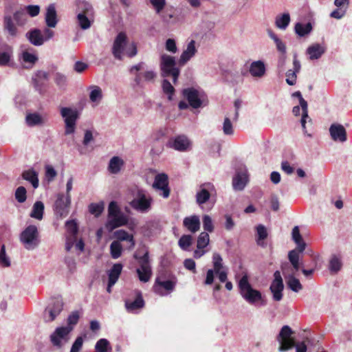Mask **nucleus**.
Masks as SVG:
<instances>
[{
	"label": "nucleus",
	"instance_id": "55",
	"mask_svg": "<svg viewBox=\"0 0 352 352\" xmlns=\"http://www.w3.org/2000/svg\"><path fill=\"white\" fill-rule=\"evenodd\" d=\"M15 199L19 203H23L26 201L27 199V190L25 187L19 186L18 187L14 193Z\"/></svg>",
	"mask_w": 352,
	"mask_h": 352
},
{
	"label": "nucleus",
	"instance_id": "61",
	"mask_svg": "<svg viewBox=\"0 0 352 352\" xmlns=\"http://www.w3.org/2000/svg\"><path fill=\"white\" fill-rule=\"evenodd\" d=\"M298 72L293 71L292 69H289L286 72V82L289 85H294L296 82L297 76L296 74Z\"/></svg>",
	"mask_w": 352,
	"mask_h": 352
},
{
	"label": "nucleus",
	"instance_id": "37",
	"mask_svg": "<svg viewBox=\"0 0 352 352\" xmlns=\"http://www.w3.org/2000/svg\"><path fill=\"white\" fill-rule=\"evenodd\" d=\"M256 229L258 236L256 240L257 244L259 246L265 247L266 243L263 241L267 237V232L266 228L263 225L259 224L256 226Z\"/></svg>",
	"mask_w": 352,
	"mask_h": 352
},
{
	"label": "nucleus",
	"instance_id": "52",
	"mask_svg": "<svg viewBox=\"0 0 352 352\" xmlns=\"http://www.w3.org/2000/svg\"><path fill=\"white\" fill-rule=\"evenodd\" d=\"M210 197L209 191L205 188L201 189L197 193L196 201L198 204H205Z\"/></svg>",
	"mask_w": 352,
	"mask_h": 352
},
{
	"label": "nucleus",
	"instance_id": "9",
	"mask_svg": "<svg viewBox=\"0 0 352 352\" xmlns=\"http://www.w3.org/2000/svg\"><path fill=\"white\" fill-rule=\"evenodd\" d=\"M61 116L65 118V134H72L75 131L76 122L78 115L76 110L69 107H63L60 110Z\"/></svg>",
	"mask_w": 352,
	"mask_h": 352
},
{
	"label": "nucleus",
	"instance_id": "15",
	"mask_svg": "<svg viewBox=\"0 0 352 352\" xmlns=\"http://www.w3.org/2000/svg\"><path fill=\"white\" fill-rule=\"evenodd\" d=\"M176 285V281L173 280H161L159 277L155 279V284L153 285V291L157 294L160 296L164 295L162 289H164L167 292H172L174 290Z\"/></svg>",
	"mask_w": 352,
	"mask_h": 352
},
{
	"label": "nucleus",
	"instance_id": "59",
	"mask_svg": "<svg viewBox=\"0 0 352 352\" xmlns=\"http://www.w3.org/2000/svg\"><path fill=\"white\" fill-rule=\"evenodd\" d=\"M202 220L204 229L209 232H213L214 226L211 217L208 214H205Z\"/></svg>",
	"mask_w": 352,
	"mask_h": 352
},
{
	"label": "nucleus",
	"instance_id": "21",
	"mask_svg": "<svg viewBox=\"0 0 352 352\" xmlns=\"http://www.w3.org/2000/svg\"><path fill=\"white\" fill-rule=\"evenodd\" d=\"M195 42L192 40L187 45L186 49L182 52L179 63L180 65H185L196 53Z\"/></svg>",
	"mask_w": 352,
	"mask_h": 352
},
{
	"label": "nucleus",
	"instance_id": "14",
	"mask_svg": "<svg viewBox=\"0 0 352 352\" xmlns=\"http://www.w3.org/2000/svg\"><path fill=\"white\" fill-rule=\"evenodd\" d=\"M127 43V36L125 32H120L116 37L113 47L112 53L116 59H122V54L124 51V48Z\"/></svg>",
	"mask_w": 352,
	"mask_h": 352
},
{
	"label": "nucleus",
	"instance_id": "32",
	"mask_svg": "<svg viewBox=\"0 0 352 352\" xmlns=\"http://www.w3.org/2000/svg\"><path fill=\"white\" fill-rule=\"evenodd\" d=\"M25 121L27 124L30 126L43 125L45 123V120L38 113L27 114Z\"/></svg>",
	"mask_w": 352,
	"mask_h": 352
},
{
	"label": "nucleus",
	"instance_id": "41",
	"mask_svg": "<svg viewBox=\"0 0 352 352\" xmlns=\"http://www.w3.org/2000/svg\"><path fill=\"white\" fill-rule=\"evenodd\" d=\"M300 105L302 110V115L300 120L301 125L305 133H307L305 124L306 119L308 118V105L307 101L302 97L299 99Z\"/></svg>",
	"mask_w": 352,
	"mask_h": 352
},
{
	"label": "nucleus",
	"instance_id": "5",
	"mask_svg": "<svg viewBox=\"0 0 352 352\" xmlns=\"http://www.w3.org/2000/svg\"><path fill=\"white\" fill-rule=\"evenodd\" d=\"M133 257L138 261L140 267L136 270L140 280L143 283L148 282L152 275L148 252L146 251V252L142 256H138L136 254H135Z\"/></svg>",
	"mask_w": 352,
	"mask_h": 352
},
{
	"label": "nucleus",
	"instance_id": "22",
	"mask_svg": "<svg viewBox=\"0 0 352 352\" xmlns=\"http://www.w3.org/2000/svg\"><path fill=\"white\" fill-rule=\"evenodd\" d=\"M144 300L140 292H138L134 301H125V307L129 312H133L135 310L142 309L144 307Z\"/></svg>",
	"mask_w": 352,
	"mask_h": 352
},
{
	"label": "nucleus",
	"instance_id": "58",
	"mask_svg": "<svg viewBox=\"0 0 352 352\" xmlns=\"http://www.w3.org/2000/svg\"><path fill=\"white\" fill-rule=\"evenodd\" d=\"M0 265L3 267H9L10 261L6 253V247L2 245L0 250Z\"/></svg>",
	"mask_w": 352,
	"mask_h": 352
},
{
	"label": "nucleus",
	"instance_id": "23",
	"mask_svg": "<svg viewBox=\"0 0 352 352\" xmlns=\"http://www.w3.org/2000/svg\"><path fill=\"white\" fill-rule=\"evenodd\" d=\"M29 41L35 46H40L44 43V38L38 29L32 30L26 33Z\"/></svg>",
	"mask_w": 352,
	"mask_h": 352
},
{
	"label": "nucleus",
	"instance_id": "6",
	"mask_svg": "<svg viewBox=\"0 0 352 352\" xmlns=\"http://www.w3.org/2000/svg\"><path fill=\"white\" fill-rule=\"evenodd\" d=\"M153 202V199L147 196L143 190H138L136 197L129 203L130 206L135 210L141 212H148Z\"/></svg>",
	"mask_w": 352,
	"mask_h": 352
},
{
	"label": "nucleus",
	"instance_id": "24",
	"mask_svg": "<svg viewBox=\"0 0 352 352\" xmlns=\"http://www.w3.org/2000/svg\"><path fill=\"white\" fill-rule=\"evenodd\" d=\"M47 80L48 73L42 70L38 71L32 78L34 86L39 92H41L45 82Z\"/></svg>",
	"mask_w": 352,
	"mask_h": 352
},
{
	"label": "nucleus",
	"instance_id": "27",
	"mask_svg": "<svg viewBox=\"0 0 352 352\" xmlns=\"http://www.w3.org/2000/svg\"><path fill=\"white\" fill-rule=\"evenodd\" d=\"M122 267L123 265L121 263H116L109 271L108 276L110 286L114 285L117 282L121 274Z\"/></svg>",
	"mask_w": 352,
	"mask_h": 352
},
{
	"label": "nucleus",
	"instance_id": "20",
	"mask_svg": "<svg viewBox=\"0 0 352 352\" xmlns=\"http://www.w3.org/2000/svg\"><path fill=\"white\" fill-rule=\"evenodd\" d=\"M45 20L48 28H55L56 26L58 19L56 8L54 4H50L47 8Z\"/></svg>",
	"mask_w": 352,
	"mask_h": 352
},
{
	"label": "nucleus",
	"instance_id": "26",
	"mask_svg": "<svg viewBox=\"0 0 352 352\" xmlns=\"http://www.w3.org/2000/svg\"><path fill=\"white\" fill-rule=\"evenodd\" d=\"M324 52L325 48L318 43L313 44L307 49V54L311 60L318 59Z\"/></svg>",
	"mask_w": 352,
	"mask_h": 352
},
{
	"label": "nucleus",
	"instance_id": "25",
	"mask_svg": "<svg viewBox=\"0 0 352 352\" xmlns=\"http://www.w3.org/2000/svg\"><path fill=\"white\" fill-rule=\"evenodd\" d=\"M78 14L94 16V11L92 5L85 0H78L76 3Z\"/></svg>",
	"mask_w": 352,
	"mask_h": 352
},
{
	"label": "nucleus",
	"instance_id": "17",
	"mask_svg": "<svg viewBox=\"0 0 352 352\" xmlns=\"http://www.w3.org/2000/svg\"><path fill=\"white\" fill-rule=\"evenodd\" d=\"M63 302L62 300L58 298L53 299L52 302L47 306L45 309V314H49L47 321L52 322L55 320L57 316L60 314L63 310Z\"/></svg>",
	"mask_w": 352,
	"mask_h": 352
},
{
	"label": "nucleus",
	"instance_id": "56",
	"mask_svg": "<svg viewBox=\"0 0 352 352\" xmlns=\"http://www.w3.org/2000/svg\"><path fill=\"white\" fill-rule=\"evenodd\" d=\"M153 9L157 14H160L166 6V0H150Z\"/></svg>",
	"mask_w": 352,
	"mask_h": 352
},
{
	"label": "nucleus",
	"instance_id": "36",
	"mask_svg": "<svg viewBox=\"0 0 352 352\" xmlns=\"http://www.w3.org/2000/svg\"><path fill=\"white\" fill-rule=\"evenodd\" d=\"M294 30L296 34H297L299 36H305L311 32L312 25L311 23H307L306 24L297 23L295 25Z\"/></svg>",
	"mask_w": 352,
	"mask_h": 352
},
{
	"label": "nucleus",
	"instance_id": "1",
	"mask_svg": "<svg viewBox=\"0 0 352 352\" xmlns=\"http://www.w3.org/2000/svg\"><path fill=\"white\" fill-rule=\"evenodd\" d=\"M239 292L243 299L250 305H256L260 303L261 305H265V300L263 298L260 291L252 288L249 283L248 277L244 275L239 283Z\"/></svg>",
	"mask_w": 352,
	"mask_h": 352
},
{
	"label": "nucleus",
	"instance_id": "18",
	"mask_svg": "<svg viewBox=\"0 0 352 352\" xmlns=\"http://www.w3.org/2000/svg\"><path fill=\"white\" fill-rule=\"evenodd\" d=\"M329 133L332 140L336 142H344L346 141V131L342 124H332L329 128Z\"/></svg>",
	"mask_w": 352,
	"mask_h": 352
},
{
	"label": "nucleus",
	"instance_id": "7",
	"mask_svg": "<svg viewBox=\"0 0 352 352\" xmlns=\"http://www.w3.org/2000/svg\"><path fill=\"white\" fill-rule=\"evenodd\" d=\"M293 333V331L289 326L285 325L282 327L278 336V340L280 342L278 348L280 351H286L294 346L295 340L292 338Z\"/></svg>",
	"mask_w": 352,
	"mask_h": 352
},
{
	"label": "nucleus",
	"instance_id": "3",
	"mask_svg": "<svg viewBox=\"0 0 352 352\" xmlns=\"http://www.w3.org/2000/svg\"><path fill=\"white\" fill-rule=\"evenodd\" d=\"M160 69L162 76L172 77L173 82L176 84L180 74V70L176 67L175 57L163 54L161 56Z\"/></svg>",
	"mask_w": 352,
	"mask_h": 352
},
{
	"label": "nucleus",
	"instance_id": "31",
	"mask_svg": "<svg viewBox=\"0 0 352 352\" xmlns=\"http://www.w3.org/2000/svg\"><path fill=\"white\" fill-rule=\"evenodd\" d=\"M292 239L297 245V249L299 252H303L306 248V243L302 239V237L300 233L298 226H295L292 230Z\"/></svg>",
	"mask_w": 352,
	"mask_h": 352
},
{
	"label": "nucleus",
	"instance_id": "30",
	"mask_svg": "<svg viewBox=\"0 0 352 352\" xmlns=\"http://www.w3.org/2000/svg\"><path fill=\"white\" fill-rule=\"evenodd\" d=\"M22 178L31 183L34 188L38 186V173L32 168L24 170L22 173Z\"/></svg>",
	"mask_w": 352,
	"mask_h": 352
},
{
	"label": "nucleus",
	"instance_id": "51",
	"mask_svg": "<svg viewBox=\"0 0 352 352\" xmlns=\"http://www.w3.org/2000/svg\"><path fill=\"white\" fill-rule=\"evenodd\" d=\"M104 210V203L100 202L98 204L92 203L89 206V211L95 217H98Z\"/></svg>",
	"mask_w": 352,
	"mask_h": 352
},
{
	"label": "nucleus",
	"instance_id": "29",
	"mask_svg": "<svg viewBox=\"0 0 352 352\" xmlns=\"http://www.w3.org/2000/svg\"><path fill=\"white\" fill-rule=\"evenodd\" d=\"M248 182V177L245 173H239L232 179V186L236 190H242Z\"/></svg>",
	"mask_w": 352,
	"mask_h": 352
},
{
	"label": "nucleus",
	"instance_id": "49",
	"mask_svg": "<svg viewBox=\"0 0 352 352\" xmlns=\"http://www.w3.org/2000/svg\"><path fill=\"white\" fill-rule=\"evenodd\" d=\"M92 89L89 94L90 100L93 102H99L102 98V89L98 86L94 85L90 87Z\"/></svg>",
	"mask_w": 352,
	"mask_h": 352
},
{
	"label": "nucleus",
	"instance_id": "64",
	"mask_svg": "<svg viewBox=\"0 0 352 352\" xmlns=\"http://www.w3.org/2000/svg\"><path fill=\"white\" fill-rule=\"evenodd\" d=\"M80 318V315L78 311H74L67 318V323L69 326L76 325Z\"/></svg>",
	"mask_w": 352,
	"mask_h": 352
},
{
	"label": "nucleus",
	"instance_id": "46",
	"mask_svg": "<svg viewBox=\"0 0 352 352\" xmlns=\"http://www.w3.org/2000/svg\"><path fill=\"white\" fill-rule=\"evenodd\" d=\"M210 241L209 234L206 232H202L200 233L197 241V249H204L206 248Z\"/></svg>",
	"mask_w": 352,
	"mask_h": 352
},
{
	"label": "nucleus",
	"instance_id": "53",
	"mask_svg": "<svg viewBox=\"0 0 352 352\" xmlns=\"http://www.w3.org/2000/svg\"><path fill=\"white\" fill-rule=\"evenodd\" d=\"M192 241V237L189 234H184L181 236L178 241V244L179 247L184 250H186L191 245Z\"/></svg>",
	"mask_w": 352,
	"mask_h": 352
},
{
	"label": "nucleus",
	"instance_id": "43",
	"mask_svg": "<svg viewBox=\"0 0 352 352\" xmlns=\"http://www.w3.org/2000/svg\"><path fill=\"white\" fill-rule=\"evenodd\" d=\"M268 34L274 41L277 50L281 54H285L286 53L285 44L272 30L268 31Z\"/></svg>",
	"mask_w": 352,
	"mask_h": 352
},
{
	"label": "nucleus",
	"instance_id": "50",
	"mask_svg": "<svg viewBox=\"0 0 352 352\" xmlns=\"http://www.w3.org/2000/svg\"><path fill=\"white\" fill-rule=\"evenodd\" d=\"M122 247L118 241H114L111 243L110 251L113 258H118L122 254Z\"/></svg>",
	"mask_w": 352,
	"mask_h": 352
},
{
	"label": "nucleus",
	"instance_id": "63",
	"mask_svg": "<svg viewBox=\"0 0 352 352\" xmlns=\"http://www.w3.org/2000/svg\"><path fill=\"white\" fill-rule=\"evenodd\" d=\"M83 344V338L81 336L76 338V340L73 343L70 352H79Z\"/></svg>",
	"mask_w": 352,
	"mask_h": 352
},
{
	"label": "nucleus",
	"instance_id": "57",
	"mask_svg": "<svg viewBox=\"0 0 352 352\" xmlns=\"http://www.w3.org/2000/svg\"><path fill=\"white\" fill-rule=\"evenodd\" d=\"M213 259V267L215 273H219L223 267L222 258L218 253H214L212 256Z\"/></svg>",
	"mask_w": 352,
	"mask_h": 352
},
{
	"label": "nucleus",
	"instance_id": "44",
	"mask_svg": "<svg viewBox=\"0 0 352 352\" xmlns=\"http://www.w3.org/2000/svg\"><path fill=\"white\" fill-rule=\"evenodd\" d=\"M115 236L120 241H129L132 247L135 245V241L133 235L129 234L126 231L124 230H119L115 232Z\"/></svg>",
	"mask_w": 352,
	"mask_h": 352
},
{
	"label": "nucleus",
	"instance_id": "60",
	"mask_svg": "<svg viewBox=\"0 0 352 352\" xmlns=\"http://www.w3.org/2000/svg\"><path fill=\"white\" fill-rule=\"evenodd\" d=\"M223 131L225 135H232L234 133L232 124L229 118L226 117L224 119Z\"/></svg>",
	"mask_w": 352,
	"mask_h": 352
},
{
	"label": "nucleus",
	"instance_id": "2",
	"mask_svg": "<svg viewBox=\"0 0 352 352\" xmlns=\"http://www.w3.org/2000/svg\"><path fill=\"white\" fill-rule=\"evenodd\" d=\"M14 21L18 26H23L27 22V14L23 9L15 11L13 17L10 14H5L3 17V29L12 37L16 36L18 29Z\"/></svg>",
	"mask_w": 352,
	"mask_h": 352
},
{
	"label": "nucleus",
	"instance_id": "16",
	"mask_svg": "<svg viewBox=\"0 0 352 352\" xmlns=\"http://www.w3.org/2000/svg\"><path fill=\"white\" fill-rule=\"evenodd\" d=\"M72 329V327H61L56 328L55 331L50 336V340L53 345L60 348L62 346L61 339H64Z\"/></svg>",
	"mask_w": 352,
	"mask_h": 352
},
{
	"label": "nucleus",
	"instance_id": "47",
	"mask_svg": "<svg viewBox=\"0 0 352 352\" xmlns=\"http://www.w3.org/2000/svg\"><path fill=\"white\" fill-rule=\"evenodd\" d=\"M21 58L24 63L30 64V67H32L38 60V57L35 54L27 50L22 52Z\"/></svg>",
	"mask_w": 352,
	"mask_h": 352
},
{
	"label": "nucleus",
	"instance_id": "33",
	"mask_svg": "<svg viewBox=\"0 0 352 352\" xmlns=\"http://www.w3.org/2000/svg\"><path fill=\"white\" fill-rule=\"evenodd\" d=\"M128 223V219L124 214H118L117 216L113 217V219H109L108 221V226L111 229H115L116 228L125 226Z\"/></svg>",
	"mask_w": 352,
	"mask_h": 352
},
{
	"label": "nucleus",
	"instance_id": "38",
	"mask_svg": "<svg viewBox=\"0 0 352 352\" xmlns=\"http://www.w3.org/2000/svg\"><path fill=\"white\" fill-rule=\"evenodd\" d=\"M123 164V160L119 157H113L109 162V170L111 173L116 174L120 172Z\"/></svg>",
	"mask_w": 352,
	"mask_h": 352
},
{
	"label": "nucleus",
	"instance_id": "62",
	"mask_svg": "<svg viewBox=\"0 0 352 352\" xmlns=\"http://www.w3.org/2000/svg\"><path fill=\"white\" fill-rule=\"evenodd\" d=\"M25 11L32 17L38 15L40 12V7L37 5H30L25 7Z\"/></svg>",
	"mask_w": 352,
	"mask_h": 352
},
{
	"label": "nucleus",
	"instance_id": "10",
	"mask_svg": "<svg viewBox=\"0 0 352 352\" xmlns=\"http://www.w3.org/2000/svg\"><path fill=\"white\" fill-rule=\"evenodd\" d=\"M70 204V196H65L62 193L58 194L54 203V211L56 215L61 218L66 217L69 213Z\"/></svg>",
	"mask_w": 352,
	"mask_h": 352
},
{
	"label": "nucleus",
	"instance_id": "54",
	"mask_svg": "<svg viewBox=\"0 0 352 352\" xmlns=\"http://www.w3.org/2000/svg\"><path fill=\"white\" fill-rule=\"evenodd\" d=\"M162 89L164 94L168 95V100H171L173 98V96L175 93V88L173 87L170 82L166 79H164L162 81Z\"/></svg>",
	"mask_w": 352,
	"mask_h": 352
},
{
	"label": "nucleus",
	"instance_id": "35",
	"mask_svg": "<svg viewBox=\"0 0 352 352\" xmlns=\"http://www.w3.org/2000/svg\"><path fill=\"white\" fill-rule=\"evenodd\" d=\"M44 212V204L40 201H37L33 206L32 210L30 213V217L38 220L43 219Z\"/></svg>",
	"mask_w": 352,
	"mask_h": 352
},
{
	"label": "nucleus",
	"instance_id": "40",
	"mask_svg": "<svg viewBox=\"0 0 352 352\" xmlns=\"http://www.w3.org/2000/svg\"><path fill=\"white\" fill-rule=\"evenodd\" d=\"M65 227L67 233L70 235L69 236L74 238V241H76V235L78 232V227L76 221L72 219L66 221Z\"/></svg>",
	"mask_w": 352,
	"mask_h": 352
},
{
	"label": "nucleus",
	"instance_id": "39",
	"mask_svg": "<svg viewBox=\"0 0 352 352\" xmlns=\"http://www.w3.org/2000/svg\"><path fill=\"white\" fill-rule=\"evenodd\" d=\"M342 263L340 257L333 255L329 261V269L332 274H336L340 270Z\"/></svg>",
	"mask_w": 352,
	"mask_h": 352
},
{
	"label": "nucleus",
	"instance_id": "42",
	"mask_svg": "<svg viewBox=\"0 0 352 352\" xmlns=\"http://www.w3.org/2000/svg\"><path fill=\"white\" fill-rule=\"evenodd\" d=\"M111 349L109 342L105 338L100 339L95 345V352H111Z\"/></svg>",
	"mask_w": 352,
	"mask_h": 352
},
{
	"label": "nucleus",
	"instance_id": "19",
	"mask_svg": "<svg viewBox=\"0 0 352 352\" xmlns=\"http://www.w3.org/2000/svg\"><path fill=\"white\" fill-rule=\"evenodd\" d=\"M183 226L190 232L195 233L200 229V220L198 216L192 215L184 219Z\"/></svg>",
	"mask_w": 352,
	"mask_h": 352
},
{
	"label": "nucleus",
	"instance_id": "48",
	"mask_svg": "<svg viewBox=\"0 0 352 352\" xmlns=\"http://www.w3.org/2000/svg\"><path fill=\"white\" fill-rule=\"evenodd\" d=\"M287 284L289 289L295 292H298L302 289V286L299 280L293 276L288 278Z\"/></svg>",
	"mask_w": 352,
	"mask_h": 352
},
{
	"label": "nucleus",
	"instance_id": "28",
	"mask_svg": "<svg viewBox=\"0 0 352 352\" xmlns=\"http://www.w3.org/2000/svg\"><path fill=\"white\" fill-rule=\"evenodd\" d=\"M250 73L254 77H261L265 73V66L261 60L254 61L250 67Z\"/></svg>",
	"mask_w": 352,
	"mask_h": 352
},
{
	"label": "nucleus",
	"instance_id": "13",
	"mask_svg": "<svg viewBox=\"0 0 352 352\" xmlns=\"http://www.w3.org/2000/svg\"><path fill=\"white\" fill-rule=\"evenodd\" d=\"M166 146L176 151L184 152L190 149L191 142L186 136L178 135L174 139L169 140Z\"/></svg>",
	"mask_w": 352,
	"mask_h": 352
},
{
	"label": "nucleus",
	"instance_id": "8",
	"mask_svg": "<svg viewBox=\"0 0 352 352\" xmlns=\"http://www.w3.org/2000/svg\"><path fill=\"white\" fill-rule=\"evenodd\" d=\"M183 96L187 100L189 105L193 109H198L204 102V94L194 87H188L182 90Z\"/></svg>",
	"mask_w": 352,
	"mask_h": 352
},
{
	"label": "nucleus",
	"instance_id": "34",
	"mask_svg": "<svg viewBox=\"0 0 352 352\" xmlns=\"http://www.w3.org/2000/svg\"><path fill=\"white\" fill-rule=\"evenodd\" d=\"M290 23V15L289 13H284L281 15H278L275 19V25L276 28L285 30Z\"/></svg>",
	"mask_w": 352,
	"mask_h": 352
},
{
	"label": "nucleus",
	"instance_id": "4",
	"mask_svg": "<svg viewBox=\"0 0 352 352\" xmlns=\"http://www.w3.org/2000/svg\"><path fill=\"white\" fill-rule=\"evenodd\" d=\"M38 236L37 227L30 225L21 233L20 241L27 250H33L38 245Z\"/></svg>",
	"mask_w": 352,
	"mask_h": 352
},
{
	"label": "nucleus",
	"instance_id": "45",
	"mask_svg": "<svg viewBox=\"0 0 352 352\" xmlns=\"http://www.w3.org/2000/svg\"><path fill=\"white\" fill-rule=\"evenodd\" d=\"M92 16H87L82 14H77L78 23L81 29L87 30L91 26V21H90L89 17Z\"/></svg>",
	"mask_w": 352,
	"mask_h": 352
},
{
	"label": "nucleus",
	"instance_id": "11",
	"mask_svg": "<svg viewBox=\"0 0 352 352\" xmlns=\"http://www.w3.org/2000/svg\"><path fill=\"white\" fill-rule=\"evenodd\" d=\"M153 187L156 190L160 191V195L164 198H168L170 195L168 175L165 173L157 174L155 177Z\"/></svg>",
	"mask_w": 352,
	"mask_h": 352
},
{
	"label": "nucleus",
	"instance_id": "12",
	"mask_svg": "<svg viewBox=\"0 0 352 352\" xmlns=\"http://www.w3.org/2000/svg\"><path fill=\"white\" fill-rule=\"evenodd\" d=\"M274 280L270 285V290L273 294V298L276 301H280L283 298V290L284 285L283 278L279 271L274 273Z\"/></svg>",
	"mask_w": 352,
	"mask_h": 352
}]
</instances>
